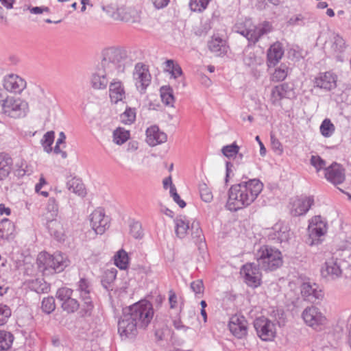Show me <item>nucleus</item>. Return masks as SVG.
Segmentation results:
<instances>
[{"label": "nucleus", "instance_id": "nucleus-52", "mask_svg": "<svg viewBox=\"0 0 351 351\" xmlns=\"http://www.w3.org/2000/svg\"><path fill=\"white\" fill-rule=\"evenodd\" d=\"M308 22L307 19L299 14L292 16L288 21V24L291 26H304Z\"/></svg>", "mask_w": 351, "mask_h": 351}, {"label": "nucleus", "instance_id": "nucleus-43", "mask_svg": "<svg viewBox=\"0 0 351 351\" xmlns=\"http://www.w3.org/2000/svg\"><path fill=\"white\" fill-rule=\"evenodd\" d=\"M49 231L58 239H62L64 235L62 224L56 220L51 221L48 225Z\"/></svg>", "mask_w": 351, "mask_h": 351}, {"label": "nucleus", "instance_id": "nucleus-28", "mask_svg": "<svg viewBox=\"0 0 351 351\" xmlns=\"http://www.w3.org/2000/svg\"><path fill=\"white\" fill-rule=\"evenodd\" d=\"M125 98V90L122 82L119 80L111 82V103L118 104Z\"/></svg>", "mask_w": 351, "mask_h": 351}, {"label": "nucleus", "instance_id": "nucleus-4", "mask_svg": "<svg viewBox=\"0 0 351 351\" xmlns=\"http://www.w3.org/2000/svg\"><path fill=\"white\" fill-rule=\"evenodd\" d=\"M139 328H145L150 324L154 316L152 304L146 300H141L125 308Z\"/></svg>", "mask_w": 351, "mask_h": 351}, {"label": "nucleus", "instance_id": "nucleus-9", "mask_svg": "<svg viewBox=\"0 0 351 351\" xmlns=\"http://www.w3.org/2000/svg\"><path fill=\"white\" fill-rule=\"evenodd\" d=\"M254 327L258 337L264 341H271L276 336V324L265 316L256 317Z\"/></svg>", "mask_w": 351, "mask_h": 351}, {"label": "nucleus", "instance_id": "nucleus-51", "mask_svg": "<svg viewBox=\"0 0 351 351\" xmlns=\"http://www.w3.org/2000/svg\"><path fill=\"white\" fill-rule=\"evenodd\" d=\"M41 308L45 313H51L56 308L55 300L53 297L45 298L42 301Z\"/></svg>", "mask_w": 351, "mask_h": 351}, {"label": "nucleus", "instance_id": "nucleus-20", "mask_svg": "<svg viewBox=\"0 0 351 351\" xmlns=\"http://www.w3.org/2000/svg\"><path fill=\"white\" fill-rule=\"evenodd\" d=\"M325 177L330 182L340 184L346 179L345 169L341 165L333 162L325 169Z\"/></svg>", "mask_w": 351, "mask_h": 351}, {"label": "nucleus", "instance_id": "nucleus-39", "mask_svg": "<svg viewBox=\"0 0 351 351\" xmlns=\"http://www.w3.org/2000/svg\"><path fill=\"white\" fill-rule=\"evenodd\" d=\"M332 51L337 53L336 58L338 61H343L341 54L346 49V43L342 37L337 36L334 38V42L332 45Z\"/></svg>", "mask_w": 351, "mask_h": 351}, {"label": "nucleus", "instance_id": "nucleus-26", "mask_svg": "<svg viewBox=\"0 0 351 351\" xmlns=\"http://www.w3.org/2000/svg\"><path fill=\"white\" fill-rule=\"evenodd\" d=\"M78 291L82 297L84 304V311L87 313L93 308V304L90 296V286L89 282L85 278H81L78 283Z\"/></svg>", "mask_w": 351, "mask_h": 351}, {"label": "nucleus", "instance_id": "nucleus-40", "mask_svg": "<svg viewBox=\"0 0 351 351\" xmlns=\"http://www.w3.org/2000/svg\"><path fill=\"white\" fill-rule=\"evenodd\" d=\"M335 131V126L331 120L326 118L324 119L319 126V132L325 138H329L333 135Z\"/></svg>", "mask_w": 351, "mask_h": 351}, {"label": "nucleus", "instance_id": "nucleus-64", "mask_svg": "<svg viewBox=\"0 0 351 351\" xmlns=\"http://www.w3.org/2000/svg\"><path fill=\"white\" fill-rule=\"evenodd\" d=\"M29 11L32 14H39L44 12H48L49 10L47 7H34L30 8Z\"/></svg>", "mask_w": 351, "mask_h": 351}, {"label": "nucleus", "instance_id": "nucleus-54", "mask_svg": "<svg viewBox=\"0 0 351 351\" xmlns=\"http://www.w3.org/2000/svg\"><path fill=\"white\" fill-rule=\"evenodd\" d=\"M17 171L19 176H24L31 174L33 172V168L25 160L22 159L19 164Z\"/></svg>", "mask_w": 351, "mask_h": 351}, {"label": "nucleus", "instance_id": "nucleus-34", "mask_svg": "<svg viewBox=\"0 0 351 351\" xmlns=\"http://www.w3.org/2000/svg\"><path fill=\"white\" fill-rule=\"evenodd\" d=\"M290 91V88L288 84H282L278 86H276L271 90V101L274 104L278 103L282 99L288 97V92Z\"/></svg>", "mask_w": 351, "mask_h": 351}, {"label": "nucleus", "instance_id": "nucleus-27", "mask_svg": "<svg viewBox=\"0 0 351 351\" xmlns=\"http://www.w3.org/2000/svg\"><path fill=\"white\" fill-rule=\"evenodd\" d=\"M284 54L282 44L279 42L274 43L267 51V61L269 67L276 66Z\"/></svg>", "mask_w": 351, "mask_h": 351}, {"label": "nucleus", "instance_id": "nucleus-6", "mask_svg": "<svg viewBox=\"0 0 351 351\" xmlns=\"http://www.w3.org/2000/svg\"><path fill=\"white\" fill-rule=\"evenodd\" d=\"M29 109L28 103L23 98L9 95L3 103L1 112L12 118H20L26 114Z\"/></svg>", "mask_w": 351, "mask_h": 351}, {"label": "nucleus", "instance_id": "nucleus-53", "mask_svg": "<svg viewBox=\"0 0 351 351\" xmlns=\"http://www.w3.org/2000/svg\"><path fill=\"white\" fill-rule=\"evenodd\" d=\"M243 62L247 66H254L261 64V59L254 53L250 52L244 56Z\"/></svg>", "mask_w": 351, "mask_h": 351}, {"label": "nucleus", "instance_id": "nucleus-25", "mask_svg": "<svg viewBox=\"0 0 351 351\" xmlns=\"http://www.w3.org/2000/svg\"><path fill=\"white\" fill-rule=\"evenodd\" d=\"M191 221L185 215H179L174 219L175 233L178 238L182 239L188 235Z\"/></svg>", "mask_w": 351, "mask_h": 351}, {"label": "nucleus", "instance_id": "nucleus-50", "mask_svg": "<svg viewBox=\"0 0 351 351\" xmlns=\"http://www.w3.org/2000/svg\"><path fill=\"white\" fill-rule=\"evenodd\" d=\"M12 315L11 308L3 304H0V326L5 325Z\"/></svg>", "mask_w": 351, "mask_h": 351}, {"label": "nucleus", "instance_id": "nucleus-12", "mask_svg": "<svg viewBox=\"0 0 351 351\" xmlns=\"http://www.w3.org/2000/svg\"><path fill=\"white\" fill-rule=\"evenodd\" d=\"M134 78L137 90L141 94H144L152 80L147 66L142 63L136 64L134 72Z\"/></svg>", "mask_w": 351, "mask_h": 351}, {"label": "nucleus", "instance_id": "nucleus-35", "mask_svg": "<svg viewBox=\"0 0 351 351\" xmlns=\"http://www.w3.org/2000/svg\"><path fill=\"white\" fill-rule=\"evenodd\" d=\"M309 231V239L308 243L311 245H315L318 243V241L315 242L316 239H319L321 236L324 235L326 232L325 226L322 224H315L310 223L308 226Z\"/></svg>", "mask_w": 351, "mask_h": 351}, {"label": "nucleus", "instance_id": "nucleus-16", "mask_svg": "<svg viewBox=\"0 0 351 351\" xmlns=\"http://www.w3.org/2000/svg\"><path fill=\"white\" fill-rule=\"evenodd\" d=\"M111 64L117 73H123L127 66H131L132 60L125 49L111 47Z\"/></svg>", "mask_w": 351, "mask_h": 351}, {"label": "nucleus", "instance_id": "nucleus-62", "mask_svg": "<svg viewBox=\"0 0 351 351\" xmlns=\"http://www.w3.org/2000/svg\"><path fill=\"white\" fill-rule=\"evenodd\" d=\"M173 78H177L182 75V70L180 66L177 64L174 66V68L169 73Z\"/></svg>", "mask_w": 351, "mask_h": 351}, {"label": "nucleus", "instance_id": "nucleus-38", "mask_svg": "<svg viewBox=\"0 0 351 351\" xmlns=\"http://www.w3.org/2000/svg\"><path fill=\"white\" fill-rule=\"evenodd\" d=\"M130 137V131L123 128L119 127L113 132V141L117 145L123 144Z\"/></svg>", "mask_w": 351, "mask_h": 351}, {"label": "nucleus", "instance_id": "nucleus-58", "mask_svg": "<svg viewBox=\"0 0 351 351\" xmlns=\"http://www.w3.org/2000/svg\"><path fill=\"white\" fill-rule=\"evenodd\" d=\"M47 184V181L45 180V178L43 175L40 176V178L39 179V182L36 184L35 186V190L37 193H40L44 197H47L49 195V193L47 191H41L42 187L44 185H46Z\"/></svg>", "mask_w": 351, "mask_h": 351}, {"label": "nucleus", "instance_id": "nucleus-42", "mask_svg": "<svg viewBox=\"0 0 351 351\" xmlns=\"http://www.w3.org/2000/svg\"><path fill=\"white\" fill-rule=\"evenodd\" d=\"M13 335L7 331L0 330V351L9 350L13 343Z\"/></svg>", "mask_w": 351, "mask_h": 351}, {"label": "nucleus", "instance_id": "nucleus-2", "mask_svg": "<svg viewBox=\"0 0 351 351\" xmlns=\"http://www.w3.org/2000/svg\"><path fill=\"white\" fill-rule=\"evenodd\" d=\"M69 261L61 252L51 254L45 251L40 252L36 258L38 269L43 275H51L59 273L69 265Z\"/></svg>", "mask_w": 351, "mask_h": 351}, {"label": "nucleus", "instance_id": "nucleus-17", "mask_svg": "<svg viewBox=\"0 0 351 351\" xmlns=\"http://www.w3.org/2000/svg\"><path fill=\"white\" fill-rule=\"evenodd\" d=\"M229 330L237 339H242L247 334V321L241 315H232L228 323Z\"/></svg>", "mask_w": 351, "mask_h": 351}, {"label": "nucleus", "instance_id": "nucleus-21", "mask_svg": "<svg viewBox=\"0 0 351 351\" xmlns=\"http://www.w3.org/2000/svg\"><path fill=\"white\" fill-rule=\"evenodd\" d=\"M301 293L304 298L311 302H316L324 297V293L316 283L304 282L301 286Z\"/></svg>", "mask_w": 351, "mask_h": 351}, {"label": "nucleus", "instance_id": "nucleus-36", "mask_svg": "<svg viewBox=\"0 0 351 351\" xmlns=\"http://www.w3.org/2000/svg\"><path fill=\"white\" fill-rule=\"evenodd\" d=\"M136 118V108L125 106V110L119 114V121L121 123L130 125L133 124Z\"/></svg>", "mask_w": 351, "mask_h": 351}, {"label": "nucleus", "instance_id": "nucleus-18", "mask_svg": "<svg viewBox=\"0 0 351 351\" xmlns=\"http://www.w3.org/2000/svg\"><path fill=\"white\" fill-rule=\"evenodd\" d=\"M2 85L8 92L21 93L26 88L27 82L19 75L12 73L4 76Z\"/></svg>", "mask_w": 351, "mask_h": 351}, {"label": "nucleus", "instance_id": "nucleus-19", "mask_svg": "<svg viewBox=\"0 0 351 351\" xmlns=\"http://www.w3.org/2000/svg\"><path fill=\"white\" fill-rule=\"evenodd\" d=\"M313 204V196L297 198L291 202V214L295 217L305 215Z\"/></svg>", "mask_w": 351, "mask_h": 351}, {"label": "nucleus", "instance_id": "nucleus-47", "mask_svg": "<svg viewBox=\"0 0 351 351\" xmlns=\"http://www.w3.org/2000/svg\"><path fill=\"white\" fill-rule=\"evenodd\" d=\"M199 191L202 199L205 202H210L213 195L206 184L201 183L199 185Z\"/></svg>", "mask_w": 351, "mask_h": 351}, {"label": "nucleus", "instance_id": "nucleus-41", "mask_svg": "<svg viewBox=\"0 0 351 351\" xmlns=\"http://www.w3.org/2000/svg\"><path fill=\"white\" fill-rule=\"evenodd\" d=\"M160 97L162 101L166 106H173L175 101L173 92L170 86H162L160 88Z\"/></svg>", "mask_w": 351, "mask_h": 351}, {"label": "nucleus", "instance_id": "nucleus-14", "mask_svg": "<svg viewBox=\"0 0 351 351\" xmlns=\"http://www.w3.org/2000/svg\"><path fill=\"white\" fill-rule=\"evenodd\" d=\"M302 319L308 326L317 328L324 325L326 322V317L314 306L306 307L302 313Z\"/></svg>", "mask_w": 351, "mask_h": 351}, {"label": "nucleus", "instance_id": "nucleus-11", "mask_svg": "<svg viewBox=\"0 0 351 351\" xmlns=\"http://www.w3.org/2000/svg\"><path fill=\"white\" fill-rule=\"evenodd\" d=\"M260 267L254 263H247L241 269V274L243 276L245 283L250 287L257 288L262 282V274Z\"/></svg>", "mask_w": 351, "mask_h": 351}, {"label": "nucleus", "instance_id": "nucleus-1", "mask_svg": "<svg viewBox=\"0 0 351 351\" xmlns=\"http://www.w3.org/2000/svg\"><path fill=\"white\" fill-rule=\"evenodd\" d=\"M263 184L256 178L249 179L231 186L226 205L228 210L237 211L250 206L263 191Z\"/></svg>", "mask_w": 351, "mask_h": 351}, {"label": "nucleus", "instance_id": "nucleus-22", "mask_svg": "<svg viewBox=\"0 0 351 351\" xmlns=\"http://www.w3.org/2000/svg\"><path fill=\"white\" fill-rule=\"evenodd\" d=\"M90 226L93 230L99 234H102L106 230L108 219L105 217L104 210L98 208L90 214Z\"/></svg>", "mask_w": 351, "mask_h": 351}, {"label": "nucleus", "instance_id": "nucleus-3", "mask_svg": "<svg viewBox=\"0 0 351 351\" xmlns=\"http://www.w3.org/2000/svg\"><path fill=\"white\" fill-rule=\"evenodd\" d=\"M254 256L258 267L265 271L276 270L283 263L281 252L268 245H262Z\"/></svg>", "mask_w": 351, "mask_h": 351}, {"label": "nucleus", "instance_id": "nucleus-31", "mask_svg": "<svg viewBox=\"0 0 351 351\" xmlns=\"http://www.w3.org/2000/svg\"><path fill=\"white\" fill-rule=\"evenodd\" d=\"M189 232H191L193 241L195 244L199 245V247L205 243V237L198 221L192 220Z\"/></svg>", "mask_w": 351, "mask_h": 351}, {"label": "nucleus", "instance_id": "nucleus-23", "mask_svg": "<svg viewBox=\"0 0 351 351\" xmlns=\"http://www.w3.org/2000/svg\"><path fill=\"white\" fill-rule=\"evenodd\" d=\"M337 75L331 71L320 73L317 77L315 78V86L324 89L330 90L337 86Z\"/></svg>", "mask_w": 351, "mask_h": 351}, {"label": "nucleus", "instance_id": "nucleus-32", "mask_svg": "<svg viewBox=\"0 0 351 351\" xmlns=\"http://www.w3.org/2000/svg\"><path fill=\"white\" fill-rule=\"evenodd\" d=\"M113 261L115 266L121 270H126L129 267L130 258L123 249H120L115 253Z\"/></svg>", "mask_w": 351, "mask_h": 351}, {"label": "nucleus", "instance_id": "nucleus-7", "mask_svg": "<svg viewBox=\"0 0 351 351\" xmlns=\"http://www.w3.org/2000/svg\"><path fill=\"white\" fill-rule=\"evenodd\" d=\"M110 66V56L108 49L101 52V62L97 66V71L92 78V84L95 89H105L108 84L107 71Z\"/></svg>", "mask_w": 351, "mask_h": 351}, {"label": "nucleus", "instance_id": "nucleus-61", "mask_svg": "<svg viewBox=\"0 0 351 351\" xmlns=\"http://www.w3.org/2000/svg\"><path fill=\"white\" fill-rule=\"evenodd\" d=\"M64 149L63 145L56 143L53 152L56 154L60 155L62 158H66L67 157V154L63 150Z\"/></svg>", "mask_w": 351, "mask_h": 351}, {"label": "nucleus", "instance_id": "nucleus-24", "mask_svg": "<svg viewBox=\"0 0 351 351\" xmlns=\"http://www.w3.org/2000/svg\"><path fill=\"white\" fill-rule=\"evenodd\" d=\"M167 134L160 131L158 126L154 125L146 130V141L151 146L163 143L167 141Z\"/></svg>", "mask_w": 351, "mask_h": 351}, {"label": "nucleus", "instance_id": "nucleus-44", "mask_svg": "<svg viewBox=\"0 0 351 351\" xmlns=\"http://www.w3.org/2000/svg\"><path fill=\"white\" fill-rule=\"evenodd\" d=\"M288 66L285 64H281L276 68L271 75V80L274 82L283 81L288 74Z\"/></svg>", "mask_w": 351, "mask_h": 351}, {"label": "nucleus", "instance_id": "nucleus-59", "mask_svg": "<svg viewBox=\"0 0 351 351\" xmlns=\"http://www.w3.org/2000/svg\"><path fill=\"white\" fill-rule=\"evenodd\" d=\"M169 302L171 308H175L178 304V296L173 290L169 291Z\"/></svg>", "mask_w": 351, "mask_h": 351}, {"label": "nucleus", "instance_id": "nucleus-30", "mask_svg": "<svg viewBox=\"0 0 351 351\" xmlns=\"http://www.w3.org/2000/svg\"><path fill=\"white\" fill-rule=\"evenodd\" d=\"M208 48L217 56H222L227 53L228 47L223 39L214 38L208 43Z\"/></svg>", "mask_w": 351, "mask_h": 351}, {"label": "nucleus", "instance_id": "nucleus-56", "mask_svg": "<svg viewBox=\"0 0 351 351\" xmlns=\"http://www.w3.org/2000/svg\"><path fill=\"white\" fill-rule=\"evenodd\" d=\"M271 317L274 319L279 324L285 320V312L282 309L272 308L269 312Z\"/></svg>", "mask_w": 351, "mask_h": 351}, {"label": "nucleus", "instance_id": "nucleus-10", "mask_svg": "<svg viewBox=\"0 0 351 351\" xmlns=\"http://www.w3.org/2000/svg\"><path fill=\"white\" fill-rule=\"evenodd\" d=\"M137 325L125 309L118 321V332L122 339H134L138 334Z\"/></svg>", "mask_w": 351, "mask_h": 351}, {"label": "nucleus", "instance_id": "nucleus-13", "mask_svg": "<svg viewBox=\"0 0 351 351\" xmlns=\"http://www.w3.org/2000/svg\"><path fill=\"white\" fill-rule=\"evenodd\" d=\"M292 232L290 228L282 221H278L269 230L268 238L279 243H288Z\"/></svg>", "mask_w": 351, "mask_h": 351}, {"label": "nucleus", "instance_id": "nucleus-46", "mask_svg": "<svg viewBox=\"0 0 351 351\" xmlns=\"http://www.w3.org/2000/svg\"><path fill=\"white\" fill-rule=\"evenodd\" d=\"M240 147L234 142L230 145H225L221 149L222 154L227 158H232L239 152Z\"/></svg>", "mask_w": 351, "mask_h": 351}, {"label": "nucleus", "instance_id": "nucleus-55", "mask_svg": "<svg viewBox=\"0 0 351 351\" xmlns=\"http://www.w3.org/2000/svg\"><path fill=\"white\" fill-rule=\"evenodd\" d=\"M310 161L311 165L313 166L317 171L324 169L326 165V161L319 156H311Z\"/></svg>", "mask_w": 351, "mask_h": 351}, {"label": "nucleus", "instance_id": "nucleus-45", "mask_svg": "<svg viewBox=\"0 0 351 351\" xmlns=\"http://www.w3.org/2000/svg\"><path fill=\"white\" fill-rule=\"evenodd\" d=\"M55 133L53 131H49L45 133L41 140L42 145L44 150L47 153H51L53 150L52 144L54 141Z\"/></svg>", "mask_w": 351, "mask_h": 351}, {"label": "nucleus", "instance_id": "nucleus-8", "mask_svg": "<svg viewBox=\"0 0 351 351\" xmlns=\"http://www.w3.org/2000/svg\"><path fill=\"white\" fill-rule=\"evenodd\" d=\"M343 264H345V262L334 255L327 258L320 269L322 277L328 281L337 280L341 278Z\"/></svg>", "mask_w": 351, "mask_h": 351}, {"label": "nucleus", "instance_id": "nucleus-48", "mask_svg": "<svg viewBox=\"0 0 351 351\" xmlns=\"http://www.w3.org/2000/svg\"><path fill=\"white\" fill-rule=\"evenodd\" d=\"M210 0H190L189 6L192 11L201 12L208 6Z\"/></svg>", "mask_w": 351, "mask_h": 351}, {"label": "nucleus", "instance_id": "nucleus-37", "mask_svg": "<svg viewBox=\"0 0 351 351\" xmlns=\"http://www.w3.org/2000/svg\"><path fill=\"white\" fill-rule=\"evenodd\" d=\"M69 190L79 196L84 197L86 194V187L82 180L73 178L68 182Z\"/></svg>", "mask_w": 351, "mask_h": 351}, {"label": "nucleus", "instance_id": "nucleus-60", "mask_svg": "<svg viewBox=\"0 0 351 351\" xmlns=\"http://www.w3.org/2000/svg\"><path fill=\"white\" fill-rule=\"evenodd\" d=\"M152 3L154 4V6L159 10L162 9L167 6V5L169 3L170 0H151Z\"/></svg>", "mask_w": 351, "mask_h": 351}, {"label": "nucleus", "instance_id": "nucleus-29", "mask_svg": "<svg viewBox=\"0 0 351 351\" xmlns=\"http://www.w3.org/2000/svg\"><path fill=\"white\" fill-rule=\"evenodd\" d=\"M13 166V160L7 154L0 153V181L10 175Z\"/></svg>", "mask_w": 351, "mask_h": 351}, {"label": "nucleus", "instance_id": "nucleus-57", "mask_svg": "<svg viewBox=\"0 0 351 351\" xmlns=\"http://www.w3.org/2000/svg\"><path fill=\"white\" fill-rule=\"evenodd\" d=\"M191 289L195 295L202 294L204 292V284L202 280H197L191 283Z\"/></svg>", "mask_w": 351, "mask_h": 351}, {"label": "nucleus", "instance_id": "nucleus-33", "mask_svg": "<svg viewBox=\"0 0 351 351\" xmlns=\"http://www.w3.org/2000/svg\"><path fill=\"white\" fill-rule=\"evenodd\" d=\"M134 10L122 6L118 8L115 12H113L111 16L115 20H120L125 22H134Z\"/></svg>", "mask_w": 351, "mask_h": 351}, {"label": "nucleus", "instance_id": "nucleus-5", "mask_svg": "<svg viewBox=\"0 0 351 351\" xmlns=\"http://www.w3.org/2000/svg\"><path fill=\"white\" fill-rule=\"evenodd\" d=\"M271 25L265 23L262 26H254L251 19H245L243 22H238L234 26V31L246 38L249 42L256 43L261 36L269 32Z\"/></svg>", "mask_w": 351, "mask_h": 351}, {"label": "nucleus", "instance_id": "nucleus-49", "mask_svg": "<svg viewBox=\"0 0 351 351\" xmlns=\"http://www.w3.org/2000/svg\"><path fill=\"white\" fill-rule=\"evenodd\" d=\"M130 232L131 235L137 239H142L144 234L141 223L139 221L131 223L130 225Z\"/></svg>", "mask_w": 351, "mask_h": 351}, {"label": "nucleus", "instance_id": "nucleus-63", "mask_svg": "<svg viewBox=\"0 0 351 351\" xmlns=\"http://www.w3.org/2000/svg\"><path fill=\"white\" fill-rule=\"evenodd\" d=\"M173 325L177 330H184L185 331L189 329V327L184 325L180 318L176 319L173 321Z\"/></svg>", "mask_w": 351, "mask_h": 351}, {"label": "nucleus", "instance_id": "nucleus-15", "mask_svg": "<svg viewBox=\"0 0 351 351\" xmlns=\"http://www.w3.org/2000/svg\"><path fill=\"white\" fill-rule=\"evenodd\" d=\"M73 290L66 288H60L57 293L56 297L61 302L62 308L67 313H73L79 308L78 302L72 298Z\"/></svg>", "mask_w": 351, "mask_h": 351}]
</instances>
